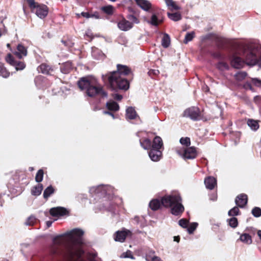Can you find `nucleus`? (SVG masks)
I'll return each instance as SVG.
<instances>
[{
    "label": "nucleus",
    "mask_w": 261,
    "mask_h": 261,
    "mask_svg": "<svg viewBox=\"0 0 261 261\" xmlns=\"http://www.w3.org/2000/svg\"><path fill=\"white\" fill-rule=\"evenodd\" d=\"M83 230L74 228L53 239L49 247V255L53 261H85L82 256L84 253Z\"/></svg>",
    "instance_id": "f257e3e1"
},
{
    "label": "nucleus",
    "mask_w": 261,
    "mask_h": 261,
    "mask_svg": "<svg viewBox=\"0 0 261 261\" xmlns=\"http://www.w3.org/2000/svg\"><path fill=\"white\" fill-rule=\"evenodd\" d=\"M77 85L81 90H86L87 95L90 97L98 94L104 97L108 96L107 93L102 90L101 87L96 86L95 80L90 77H81L77 82Z\"/></svg>",
    "instance_id": "f03ea898"
},
{
    "label": "nucleus",
    "mask_w": 261,
    "mask_h": 261,
    "mask_svg": "<svg viewBox=\"0 0 261 261\" xmlns=\"http://www.w3.org/2000/svg\"><path fill=\"white\" fill-rule=\"evenodd\" d=\"M181 200V197L178 194L168 195L162 198V203L165 207H171V213L172 215L178 216L185 210Z\"/></svg>",
    "instance_id": "7ed1b4c3"
},
{
    "label": "nucleus",
    "mask_w": 261,
    "mask_h": 261,
    "mask_svg": "<svg viewBox=\"0 0 261 261\" xmlns=\"http://www.w3.org/2000/svg\"><path fill=\"white\" fill-rule=\"evenodd\" d=\"M107 77L110 86L113 89L118 88L121 90H127L129 87L128 81L123 76H119V73L118 72L116 73L114 75H102L103 81Z\"/></svg>",
    "instance_id": "20e7f679"
},
{
    "label": "nucleus",
    "mask_w": 261,
    "mask_h": 261,
    "mask_svg": "<svg viewBox=\"0 0 261 261\" xmlns=\"http://www.w3.org/2000/svg\"><path fill=\"white\" fill-rule=\"evenodd\" d=\"M27 2L33 11L35 10V13L38 17L43 19L47 15L48 9L46 5L39 4L35 0H27Z\"/></svg>",
    "instance_id": "39448f33"
},
{
    "label": "nucleus",
    "mask_w": 261,
    "mask_h": 261,
    "mask_svg": "<svg viewBox=\"0 0 261 261\" xmlns=\"http://www.w3.org/2000/svg\"><path fill=\"white\" fill-rule=\"evenodd\" d=\"M242 56L244 58L247 65L252 66L257 64V57L254 50L251 48L248 47L244 48Z\"/></svg>",
    "instance_id": "423d86ee"
},
{
    "label": "nucleus",
    "mask_w": 261,
    "mask_h": 261,
    "mask_svg": "<svg viewBox=\"0 0 261 261\" xmlns=\"http://www.w3.org/2000/svg\"><path fill=\"white\" fill-rule=\"evenodd\" d=\"M113 188L109 185H100L96 187H92L89 189V192L91 194H100L103 195L106 194H110L113 192Z\"/></svg>",
    "instance_id": "0eeeda50"
},
{
    "label": "nucleus",
    "mask_w": 261,
    "mask_h": 261,
    "mask_svg": "<svg viewBox=\"0 0 261 261\" xmlns=\"http://www.w3.org/2000/svg\"><path fill=\"white\" fill-rule=\"evenodd\" d=\"M184 116L189 117L191 119L197 121L200 119V114L199 109L197 107H193L187 109L184 113Z\"/></svg>",
    "instance_id": "6e6552de"
},
{
    "label": "nucleus",
    "mask_w": 261,
    "mask_h": 261,
    "mask_svg": "<svg viewBox=\"0 0 261 261\" xmlns=\"http://www.w3.org/2000/svg\"><path fill=\"white\" fill-rule=\"evenodd\" d=\"M130 72V69L125 65L117 64V71H114L110 73L109 75H114L116 73H119V76L128 75Z\"/></svg>",
    "instance_id": "1a4fd4ad"
},
{
    "label": "nucleus",
    "mask_w": 261,
    "mask_h": 261,
    "mask_svg": "<svg viewBox=\"0 0 261 261\" xmlns=\"http://www.w3.org/2000/svg\"><path fill=\"white\" fill-rule=\"evenodd\" d=\"M148 155L151 161L158 162L162 158V152L159 149L151 148L148 152Z\"/></svg>",
    "instance_id": "9d476101"
},
{
    "label": "nucleus",
    "mask_w": 261,
    "mask_h": 261,
    "mask_svg": "<svg viewBox=\"0 0 261 261\" xmlns=\"http://www.w3.org/2000/svg\"><path fill=\"white\" fill-rule=\"evenodd\" d=\"M68 211L63 207H55L50 209L49 213L54 217L63 216L67 214Z\"/></svg>",
    "instance_id": "9b49d317"
},
{
    "label": "nucleus",
    "mask_w": 261,
    "mask_h": 261,
    "mask_svg": "<svg viewBox=\"0 0 261 261\" xmlns=\"http://www.w3.org/2000/svg\"><path fill=\"white\" fill-rule=\"evenodd\" d=\"M247 196L245 194H241L238 195L235 199L236 204L240 208H244L247 204Z\"/></svg>",
    "instance_id": "f8f14e48"
},
{
    "label": "nucleus",
    "mask_w": 261,
    "mask_h": 261,
    "mask_svg": "<svg viewBox=\"0 0 261 261\" xmlns=\"http://www.w3.org/2000/svg\"><path fill=\"white\" fill-rule=\"evenodd\" d=\"M130 233V231L127 229H124L121 231H117L115 232V237L114 238V240L116 242H123L125 241L126 236Z\"/></svg>",
    "instance_id": "ddd939ff"
},
{
    "label": "nucleus",
    "mask_w": 261,
    "mask_h": 261,
    "mask_svg": "<svg viewBox=\"0 0 261 261\" xmlns=\"http://www.w3.org/2000/svg\"><path fill=\"white\" fill-rule=\"evenodd\" d=\"M245 61L243 60L241 58L233 56L231 60V66L237 69H240L243 67Z\"/></svg>",
    "instance_id": "4468645a"
},
{
    "label": "nucleus",
    "mask_w": 261,
    "mask_h": 261,
    "mask_svg": "<svg viewBox=\"0 0 261 261\" xmlns=\"http://www.w3.org/2000/svg\"><path fill=\"white\" fill-rule=\"evenodd\" d=\"M197 156V151L194 147L187 148L184 151L183 156L185 159H193Z\"/></svg>",
    "instance_id": "2eb2a0df"
},
{
    "label": "nucleus",
    "mask_w": 261,
    "mask_h": 261,
    "mask_svg": "<svg viewBox=\"0 0 261 261\" xmlns=\"http://www.w3.org/2000/svg\"><path fill=\"white\" fill-rule=\"evenodd\" d=\"M117 25L120 30L127 31L133 28V24L129 21L123 19L118 23Z\"/></svg>",
    "instance_id": "dca6fc26"
},
{
    "label": "nucleus",
    "mask_w": 261,
    "mask_h": 261,
    "mask_svg": "<svg viewBox=\"0 0 261 261\" xmlns=\"http://www.w3.org/2000/svg\"><path fill=\"white\" fill-rule=\"evenodd\" d=\"M27 49L21 44H19L17 46V51L14 54L19 58L21 59L27 55Z\"/></svg>",
    "instance_id": "f3484780"
},
{
    "label": "nucleus",
    "mask_w": 261,
    "mask_h": 261,
    "mask_svg": "<svg viewBox=\"0 0 261 261\" xmlns=\"http://www.w3.org/2000/svg\"><path fill=\"white\" fill-rule=\"evenodd\" d=\"M38 70L43 74L51 75L54 72V68L46 64H42L38 68Z\"/></svg>",
    "instance_id": "a211bd4d"
},
{
    "label": "nucleus",
    "mask_w": 261,
    "mask_h": 261,
    "mask_svg": "<svg viewBox=\"0 0 261 261\" xmlns=\"http://www.w3.org/2000/svg\"><path fill=\"white\" fill-rule=\"evenodd\" d=\"M204 184L207 189L213 190L217 184V181L214 177L209 176L205 179Z\"/></svg>",
    "instance_id": "6ab92c4d"
},
{
    "label": "nucleus",
    "mask_w": 261,
    "mask_h": 261,
    "mask_svg": "<svg viewBox=\"0 0 261 261\" xmlns=\"http://www.w3.org/2000/svg\"><path fill=\"white\" fill-rule=\"evenodd\" d=\"M137 4L143 10L148 11L151 7V3L147 0H135Z\"/></svg>",
    "instance_id": "aec40b11"
},
{
    "label": "nucleus",
    "mask_w": 261,
    "mask_h": 261,
    "mask_svg": "<svg viewBox=\"0 0 261 261\" xmlns=\"http://www.w3.org/2000/svg\"><path fill=\"white\" fill-rule=\"evenodd\" d=\"M137 116V115L136 112L133 107H128L126 110L125 117L126 119L133 120L135 119Z\"/></svg>",
    "instance_id": "412c9836"
},
{
    "label": "nucleus",
    "mask_w": 261,
    "mask_h": 261,
    "mask_svg": "<svg viewBox=\"0 0 261 261\" xmlns=\"http://www.w3.org/2000/svg\"><path fill=\"white\" fill-rule=\"evenodd\" d=\"M163 141L162 138L159 136H156L153 140L152 143H151V148H155L160 149L161 147L163 146Z\"/></svg>",
    "instance_id": "4be33fe9"
},
{
    "label": "nucleus",
    "mask_w": 261,
    "mask_h": 261,
    "mask_svg": "<svg viewBox=\"0 0 261 261\" xmlns=\"http://www.w3.org/2000/svg\"><path fill=\"white\" fill-rule=\"evenodd\" d=\"M106 107L110 111L116 112L119 110V105L114 101H110L106 103Z\"/></svg>",
    "instance_id": "5701e85b"
},
{
    "label": "nucleus",
    "mask_w": 261,
    "mask_h": 261,
    "mask_svg": "<svg viewBox=\"0 0 261 261\" xmlns=\"http://www.w3.org/2000/svg\"><path fill=\"white\" fill-rule=\"evenodd\" d=\"M162 203V200L161 201L158 199H153L149 203L150 208L153 211H156L160 207Z\"/></svg>",
    "instance_id": "b1692460"
},
{
    "label": "nucleus",
    "mask_w": 261,
    "mask_h": 261,
    "mask_svg": "<svg viewBox=\"0 0 261 261\" xmlns=\"http://www.w3.org/2000/svg\"><path fill=\"white\" fill-rule=\"evenodd\" d=\"M239 240L243 243L246 244H251L252 242L251 237L247 233L241 234Z\"/></svg>",
    "instance_id": "393cba45"
},
{
    "label": "nucleus",
    "mask_w": 261,
    "mask_h": 261,
    "mask_svg": "<svg viewBox=\"0 0 261 261\" xmlns=\"http://www.w3.org/2000/svg\"><path fill=\"white\" fill-rule=\"evenodd\" d=\"M247 125L253 131L257 130L259 128L258 121L254 119H249L247 120Z\"/></svg>",
    "instance_id": "a878e982"
},
{
    "label": "nucleus",
    "mask_w": 261,
    "mask_h": 261,
    "mask_svg": "<svg viewBox=\"0 0 261 261\" xmlns=\"http://www.w3.org/2000/svg\"><path fill=\"white\" fill-rule=\"evenodd\" d=\"M43 190V185L42 184H38L34 187L31 190V194L33 196H37L41 194Z\"/></svg>",
    "instance_id": "bb28decb"
},
{
    "label": "nucleus",
    "mask_w": 261,
    "mask_h": 261,
    "mask_svg": "<svg viewBox=\"0 0 261 261\" xmlns=\"http://www.w3.org/2000/svg\"><path fill=\"white\" fill-rule=\"evenodd\" d=\"M170 44V38L167 33H164L162 39V45L164 48H167Z\"/></svg>",
    "instance_id": "cd10ccee"
},
{
    "label": "nucleus",
    "mask_w": 261,
    "mask_h": 261,
    "mask_svg": "<svg viewBox=\"0 0 261 261\" xmlns=\"http://www.w3.org/2000/svg\"><path fill=\"white\" fill-rule=\"evenodd\" d=\"M55 192V189L51 186L47 187L43 192V197L47 199Z\"/></svg>",
    "instance_id": "c85d7f7f"
},
{
    "label": "nucleus",
    "mask_w": 261,
    "mask_h": 261,
    "mask_svg": "<svg viewBox=\"0 0 261 261\" xmlns=\"http://www.w3.org/2000/svg\"><path fill=\"white\" fill-rule=\"evenodd\" d=\"M167 16L171 20L174 21H177L181 19V14L177 12L173 13L168 12Z\"/></svg>",
    "instance_id": "c756f323"
},
{
    "label": "nucleus",
    "mask_w": 261,
    "mask_h": 261,
    "mask_svg": "<svg viewBox=\"0 0 261 261\" xmlns=\"http://www.w3.org/2000/svg\"><path fill=\"white\" fill-rule=\"evenodd\" d=\"M140 143L141 146L145 150H150L151 148V142L149 139H146L143 142L140 141Z\"/></svg>",
    "instance_id": "7c9ffc66"
},
{
    "label": "nucleus",
    "mask_w": 261,
    "mask_h": 261,
    "mask_svg": "<svg viewBox=\"0 0 261 261\" xmlns=\"http://www.w3.org/2000/svg\"><path fill=\"white\" fill-rule=\"evenodd\" d=\"M72 68L71 63L69 62H66L63 66L61 67V71L63 73H67Z\"/></svg>",
    "instance_id": "2f4dec72"
},
{
    "label": "nucleus",
    "mask_w": 261,
    "mask_h": 261,
    "mask_svg": "<svg viewBox=\"0 0 261 261\" xmlns=\"http://www.w3.org/2000/svg\"><path fill=\"white\" fill-rule=\"evenodd\" d=\"M216 67L220 71L228 70L229 69L228 65L224 62H218Z\"/></svg>",
    "instance_id": "473e14b6"
},
{
    "label": "nucleus",
    "mask_w": 261,
    "mask_h": 261,
    "mask_svg": "<svg viewBox=\"0 0 261 261\" xmlns=\"http://www.w3.org/2000/svg\"><path fill=\"white\" fill-rule=\"evenodd\" d=\"M10 75V73L6 68L2 64H0V76L4 78L8 77Z\"/></svg>",
    "instance_id": "72a5a7b5"
},
{
    "label": "nucleus",
    "mask_w": 261,
    "mask_h": 261,
    "mask_svg": "<svg viewBox=\"0 0 261 261\" xmlns=\"http://www.w3.org/2000/svg\"><path fill=\"white\" fill-rule=\"evenodd\" d=\"M195 36L194 32L192 31L191 32H188L186 34L184 42L185 44H187L189 42L191 41Z\"/></svg>",
    "instance_id": "f704fd0d"
},
{
    "label": "nucleus",
    "mask_w": 261,
    "mask_h": 261,
    "mask_svg": "<svg viewBox=\"0 0 261 261\" xmlns=\"http://www.w3.org/2000/svg\"><path fill=\"white\" fill-rule=\"evenodd\" d=\"M162 22V20H158V18L155 14H153L151 16V20L148 21V23L153 26L157 27L159 24V23H161Z\"/></svg>",
    "instance_id": "c9c22d12"
},
{
    "label": "nucleus",
    "mask_w": 261,
    "mask_h": 261,
    "mask_svg": "<svg viewBox=\"0 0 261 261\" xmlns=\"http://www.w3.org/2000/svg\"><path fill=\"white\" fill-rule=\"evenodd\" d=\"M239 214L240 210L238 206L233 207V208L230 209L228 212V216L232 217L238 216L239 215Z\"/></svg>",
    "instance_id": "e433bc0d"
},
{
    "label": "nucleus",
    "mask_w": 261,
    "mask_h": 261,
    "mask_svg": "<svg viewBox=\"0 0 261 261\" xmlns=\"http://www.w3.org/2000/svg\"><path fill=\"white\" fill-rule=\"evenodd\" d=\"M247 75V73L246 72L239 71L235 74L234 76L237 80L242 81L244 80L246 77Z\"/></svg>",
    "instance_id": "4c0bfd02"
},
{
    "label": "nucleus",
    "mask_w": 261,
    "mask_h": 261,
    "mask_svg": "<svg viewBox=\"0 0 261 261\" xmlns=\"http://www.w3.org/2000/svg\"><path fill=\"white\" fill-rule=\"evenodd\" d=\"M229 225L232 228H236L238 225V221L237 218L233 217L227 220Z\"/></svg>",
    "instance_id": "58836bf2"
},
{
    "label": "nucleus",
    "mask_w": 261,
    "mask_h": 261,
    "mask_svg": "<svg viewBox=\"0 0 261 261\" xmlns=\"http://www.w3.org/2000/svg\"><path fill=\"white\" fill-rule=\"evenodd\" d=\"M101 10L108 15H112L113 13L114 7L111 5L101 7Z\"/></svg>",
    "instance_id": "ea45409f"
},
{
    "label": "nucleus",
    "mask_w": 261,
    "mask_h": 261,
    "mask_svg": "<svg viewBox=\"0 0 261 261\" xmlns=\"http://www.w3.org/2000/svg\"><path fill=\"white\" fill-rule=\"evenodd\" d=\"M16 70H21L25 67V64L22 61H16L13 65Z\"/></svg>",
    "instance_id": "a19ab883"
},
{
    "label": "nucleus",
    "mask_w": 261,
    "mask_h": 261,
    "mask_svg": "<svg viewBox=\"0 0 261 261\" xmlns=\"http://www.w3.org/2000/svg\"><path fill=\"white\" fill-rule=\"evenodd\" d=\"M166 5L168 7H171L172 9L177 10L180 9V7L177 6L172 0H164Z\"/></svg>",
    "instance_id": "79ce46f5"
},
{
    "label": "nucleus",
    "mask_w": 261,
    "mask_h": 261,
    "mask_svg": "<svg viewBox=\"0 0 261 261\" xmlns=\"http://www.w3.org/2000/svg\"><path fill=\"white\" fill-rule=\"evenodd\" d=\"M44 172L42 169H39L36 173L35 180L37 182H40L43 180Z\"/></svg>",
    "instance_id": "37998d69"
},
{
    "label": "nucleus",
    "mask_w": 261,
    "mask_h": 261,
    "mask_svg": "<svg viewBox=\"0 0 261 261\" xmlns=\"http://www.w3.org/2000/svg\"><path fill=\"white\" fill-rule=\"evenodd\" d=\"M251 214L256 218L261 216V208L259 207H254L251 211Z\"/></svg>",
    "instance_id": "c03bdc74"
},
{
    "label": "nucleus",
    "mask_w": 261,
    "mask_h": 261,
    "mask_svg": "<svg viewBox=\"0 0 261 261\" xmlns=\"http://www.w3.org/2000/svg\"><path fill=\"white\" fill-rule=\"evenodd\" d=\"M35 222H36L35 217L33 216H31L27 219V220L25 222L24 224L26 225L32 226L35 224Z\"/></svg>",
    "instance_id": "a18cd8bd"
},
{
    "label": "nucleus",
    "mask_w": 261,
    "mask_h": 261,
    "mask_svg": "<svg viewBox=\"0 0 261 261\" xmlns=\"http://www.w3.org/2000/svg\"><path fill=\"white\" fill-rule=\"evenodd\" d=\"M198 226V223L196 222L192 223L189 227L188 228L187 230L189 234H192L193 233L194 230L196 229Z\"/></svg>",
    "instance_id": "49530a36"
},
{
    "label": "nucleus",
    "mask_w": 261,
    "mask_h": 261,
    "mask_svg": "<svg viewBox=\"0 0 261 261\" xmlns=\"http://www.w3.org/2000/svg\"><path fill=\"white\" fill-rule=\"evenodd\" d=\"M179 142L180 144L185 145L186 146H189L191 144L190 139L189 137L181 138L179 140Z\"/></svg>",
    "instance_id": "de8ad7c7"
},
{
    "label": "nucleus",
    "mask_w": 261,
    "mask_h": 261,
    "mask_svg": "<svg viewBox=\"0 0 261 261\" xmlns=\"http://www.w3.org/2000/svg\"><path fill=\"white\" fill-rule=\"evenodd\" d=\"M127 18L129 21H132L131 22H132V23H135L138 24L140 22L138 19L135 16H134L133 14H128L127 16Z\"/></svg>",
    "instance_id": "09e8293b"
},
{
    "label": "nucleus",
    "mask_w": 261,
    "mask_h": 261,
    "mask_svg": "<svg viewBox=\"0 0 261 261\" xmlns=\"http://www.w3.org/2000/svg\"><path fill=\"white\" fill-rule=\"evenodd\" d=\"M6 61L13 66L16 62L11 54H8L7 56L6 57Z\"/></svg>",
    "instance_id": "8fccbe9b"
},
{
    "label": "nucleus",
    "mask_w": 261,
    "mask_h": 261,
    "mask_svg": "<svg viewBox=\"0 0 261 261\" xmlns=\"http://www.w3.org/2000/svg\"><path fill=\"white\" fill-rule=\"evenodd\" d=\"M189 221L186 219H181L179 220L178 224L182 228H187Z\"/></svg>",
    "instance_id": "3c124183"
},
{
    "label": "nucleus",
    "mask_w": 261,
    "mask_h": 261,
    "mask_svg": "<svg viewBox=\"0 0 261 261\" xmlns=\"http://www.w3.org/2000/svg\"><path fill=\"white\" fill-rule=\"evenodd\" d=\"M121 257L122 258H129L131 259L135 258L134 256L132 255L131 251L129 250L127 251L126 252L123 253L121 255Z\"/></svg>",
    "instance_id": "603ef678"
},
{
    "label": "nucleus",
    "mask_w": 261,
    "mask_h": 261,
    "mask_svg": "<svg viewBox=\"0 0 261 261\" xmlns=\"http://www.w3.org/2000/svg\"><path fill=\"white\" fill-rule=\"evenodd\" d=\"M252 83L257 87H261V80L257 78L252 79Z\"/></svg>",
    "instance_id": "864d4df0"
},
{
    "label": "nucleus",
    "mask_w": 261,
    "mask_h": 261,
    "mask_svg": "<svg viewBox=\"0 0 261 261\" xmlns=\"http://www.w3.org/2000/svg\"><path fill=\"white\" fill-rule=\"evenodd\" d=\"M159 73L160 72L159 70L156 69H151L148 72L149 75L151 76L152 75H157L159 74Z\"/></svg>",
    "instance_id": "5fc2aeb1"
},
{
    "label": "nucleus",
    "mask_w": 261,
    "mask_h": 261,
    "mask_svg": "<svg viewBox=\"0 0 261 261\" xmlns=\"http://www.w3.org/2000/svg\"><path fill=\"white\" fill-rule=\"evenodd\" d=\"M212 56L216 59H221L222 58L221 54L220 52H215L212 54Z\"/></svg>",
    "instance_id": "6e6d98bb"
},
{
    "label": "nucleus",
    "mask_w": 261,
    "mask_h": 261,
    "mask_svg": "<svg viewBox=\"0 0 261 261\" xmlns=\"http://www.w3.org/2000/svg\"><path fill=\"white\" fill-rule=\"evenodd\" d=\"M78 17H79L80 15L84 17H86L87 18H90L91 17L90 14L88 12H82L81 14H76Z\"/></svg>",
    "instance_id": "4d7b16f0"
},
{
    "label": "nucleus",
    "mask_w": 261,
    "mask_h": 261,
    "mask_svg": "<svg viewBox=\"0 0 261 261\" xmlns=\"http://www.w3.org/2000/svg\"><path fill=\"white\" fill-rule=\"evenodd\" d=\"M112 112L113 111H110L109 110V111H104L103 112V113L104 114L110 115L112 117V118L113 119H115V117Z\"/></svg>",
    "instance_id": "13d9d810"
},
{
    "label": "nucleus",
    "mask_w": 261,
    "mask_h": 261,
    "mask_svg": "<svg viewBox=\"0 0 261 261\" xmlns=\"http://www.w3.org/2000/svg\"><path fill=\"white\" fill-rule=\"evenodd\" d=\"M114 99L117 100H121L122 98V96L121 95L118 94H115L114 95Z\"/></svg>",
    "instance_id": "bf43d9fd"
},
{
    "label": "nucleus",
    "mask_w": 261,
    "mask_h": 261,
    "mask_svg": "<svg viewBox=\"0 0 261 261\" xmlns=\"http://www.w3.org/2000/svg\"><path fill=\"white\" fill-rule=\"evenodd\" d=\"M152 261H161V259L159 257L156 256H154L152 258Z\"/></svg>",
    "instance_id": "052dcab7"
},
{
    "label": "nucleus",
    "mask_w": 261,
    "mask_h": 261,
    "mask_svg": "<svg viewBox=\"0 0 261 261\" xmlns=\"http://www.w3.org/2000/svg\"><path fill=\"white\" fill-rule=\"evenodd\" d=\"M52 223H53V222L51 221H47L46 222V226L48 228L49 227H50L52 225Z\"/></svg>",
    "instance_id": "680f3d73"
},
{
    "label": "nucleus",
    "mask_w": 261,
    "mask_h": 261,
    "mask_svg": "<svg viewBox=\"0 0 261 261\" xmlns=\"http://www.w3.org/2000/svg\"><path fill=\"white\" fill-rule=\"evenodd\" d=\"M257 64H258L259 66L261 67V56L258 58H257Z\"/></svg>",
    "instance_id": "e2e57ef3"
},
{
    "label": "nucleus",
    "mask_w": 261,
    "mask_h": 261,
    "mask_svg": "<svg viewBox=\"0 0 261 261\" xmlns=\"http://www.w3.org/2000/svg\"><path fill=\"white\" fill-rule=\"evenodd\" d=\"M174 241L177 242H179L180 241V238L179 236H176L174 237Z\"/></svg>",
    "instance_id": "0e129e2a"
},
{
    "label": "nucleus",
    "mask_w": 261,
    "mask_h": 261,
    "mask_svg": "<svg viewBox=\"0 0 261 261\" xmlns=\"http://www.w3.org/2000/svg\"><path fill=\"white\" fill-rule=\"evenodd\" d=\"M128 11H129V12L130 13H133V14L134 13V11L133 9V8H130V7H129V8H128Z\"/></svg>",
    "instance_id": "69168bd1"
},
{
    "label": "nucleus",
    "mask_w": 261,
    "mask_h": 261,
    "mask_svg": "<svg viewBox=\"0 0 261 261\" xmlns=\"http://www.w3.org/2000/svg\"><path fill=\"white\" fill-rule=\"evenodd\" d=\"M62 43H63L65 45H66H66H67L66 44V41H64V40H62Z\"/></svg>",
    "instance_id": "338daca9"
},
{
    "label": "nucleus",
    "mask_w": 261,
    "mask_h": 261,
    "mask_svg": "<svg viewBox=\"0 0 261 261\" xmlns=\"http://www.w3.org/2000/svg\"><path fill=\"white\" fill-rule=\"evenodd\" d=\"M1 261H9V260L8 259H3V260H2Z\"/></svg>",
    "instance_id": "774afa93"
}]
</instances>
